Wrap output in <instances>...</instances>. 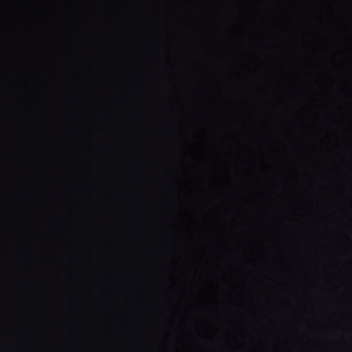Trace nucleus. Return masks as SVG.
<instances>
[{
    "mask_svg": "<svg viewBox=\"0 0 352 352\" xmlns=\"http://www.w3.org/2000/svg\"><path fill=\"white\" fill-rule=\"evenodd\" d=\"M133 105V130H0V132H272V130H139L135 123Z\"/></svg>",
    "mask_w": 352,
    "mask_h": 352,
    "instance_id": "obj_1",
    "label": "nucleus"
},
{
    "mask_svg": "<svg viewBox=\"0 0 352 352\" xmlns=\"http://www.w3.org/2000/svg\"><path fill=\"white\" fill-rule=\"evenodd\" d=\"M241 144L239 145V151L241 150Z\"/></svg>",
    "mask_w": 352,
    "mask_h": 352,
    "instance_id": "obj_7",
    "label": "nucleus"
},
{
    "mask_svg": "<svg viewBox=\"0 0 352 352\" xmlns=\"http://www.w3.org/2000/svg\"><path fill=\"white\" fill-rule=\"evenodd\" d=\"M228 104L226 101L222 100L221 105L215 108L214 114L218 117H223L227 114Z\"/></svg>",
    "mask_w": 352,
    "mask_h": 352,
    "instance_id": "obj_4",
    "label": "nucleus"
},
{
    "mask_svg": "<svg viewBox=\"0 0 352 352\" xmlns=\"http://www.w3.org/2000/svg\"><path fill=\"white\" fill-rule=\"evenodd\" d=\"M0 135H133V144L139 135H236L239 140L242 135H272V133H0ZM135 157V154H133Z\"/></svg>",
    "mask_w": 352,
    "mask_h": 352,
    "instance_id": "obj_3",
    "label": "nucleus"
},
{
    "mask_svg": "<svg viewBox=\"0 0 352 352\" xmlns=\"http://www.w3.org/2000/svg\"><path fill=\"white\" fill-rule=\"evenodd\" d=\"M239 119L241 116V98L239 99V109H238Z\"/></svg>",
    "mask_w": 352,
    "mask_h": 352,
    "instance_id": "obj_5",
    "label": "nucleus"
},
{
    "mask_svg": "<svg viewBox=\"0 0 352 352\" xmlns=\"http://www.w3.org/2000/svg\"><path fill=\"white\" fill-rule=\"evenodd\" d=\"M0 135H133V144L139 135H236L239 140L242 135H272V133H0ZM135 157V154H133Z\"/></svg>",
    "mask_w": 352,
    "mask_h": 352,
    "instance_id": "obj_2",
    "label": "nucleus"
},
{
    "mask_svg": "<svg viewBox=\"0 0 352 352\" xmlns=\"http://www.w3.org/2000/svg\"><path fill=\"white\" fill-rule=\"evenodd\" d=\"M239 154H241V153H239ZM239 160H241V155H239ZM239 167H241V160H239Z\"/></svg>",
    "mask_w": 352,
    "mask_h": 352,
    "instance_id": "obj_6",
    "label": "nucleus"
}]
</instances>
